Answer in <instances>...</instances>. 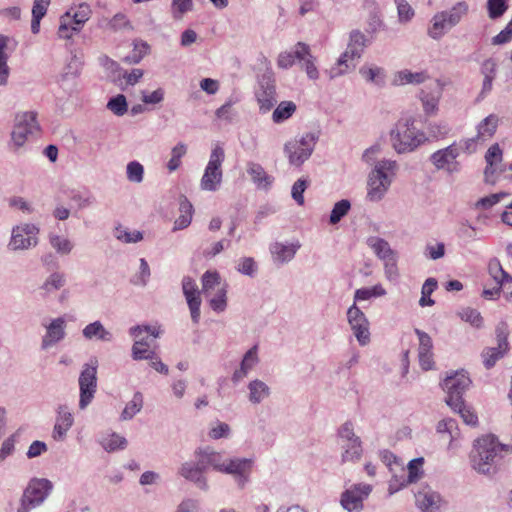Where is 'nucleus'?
I'll return each instance as SVG.
<instances>
[{"mask_svg":"<svg viewBox=\"0 0 512 512\" xmlns=\"http://www.w3.org/2000/svg\"><path fill=\"white\" fill-rule=\"evenodd\" d=\"M502 452L512 453V445L499 443L493 435L478 438L469 454L471 467L479 474L493 475L498 471Z\"/></svg>","mask_w":512,"mask_h":512,"instance_id":"1","label":"nucleus"},{"mask_svg":"<svg viewBox=\"0 0 512 512\" xmlns=\"http://www.w3.org/2000/svg\"><path fill=\"white\" fill-rule=\"evenodd\" d=\"M379 152L380 146L373 145L367 148L362 155L363 161L370 165L374 164V168L368 176L367 198L370 201H380L384 197L398 168L394 160L382 159L375 162V156Z\"/></svg>","mask_w":512,"mask_h":512,"instance_id":"2","label":"nucleus"},{"mask_svg":"<svg viewBox=\"0 0 512 512\" xmlns=\"http://www.w3.org/2000/svg\"><path fill=\"white\" fill-rule=\"evenodd\" d=\"M465 1L457 2L451 9L436 13L431 20L428 35L435 40L440 39L448 30L456 26L468 13Z\"/></svg>","mask_w":512,"mask_h":512,"instance_id":"3","label":"nucleus"},{"mask_svg":"<svg viewBox=\"0 0 512 512\" xmlns=\"http://www.w3.org/2000/svg\"><path fill=\"white\" fill-rule=\"evenodd\" d=\"M367 45L366 36L359 30H353L350 33V39L346 51L340 56L337 66L330 71L331 78L343 75L349 70L355 68V60H358Z\"/></svg>","mask_w":512,"mask_h":512,"instance_id":"4","label":"nucleus"},{"mask_svg":"<svg viewBox=\"0 0 512 512\" xmlns=\"http://www.w3.org/2000/svg\"><path fill=\"white\" fill-rule=\"evenodd\" d=\"M53 484L45 478H32L24 489L17 512H30L49 496Z\"/></svg>","mask_w":512,"mask_h":512,"instance_id":"5","label":"nucleus"},{"mask_svg":"<svg viewBox=\"0 0 512 512\" xmlns=\"http://www.w3.org/2000/svg\"><path fill=\"white\" fill-rule=\"evenodd\" d=\"M97 368L98 360L90 359L82 366L79 375V409L85 410L93 401L97 391Z\"/></svg>","mask_w":512,"mask_h":512,"instance_id":"6","label":"nucleus"},{"mask_svg":"<svg viewBox=\"0 0 512 512\" xmlns=\"http://www.w3.org/2000/svg\"><path fill=\"white\" fill-rule=\"evenodd\" d=\"M390 139L395 151L402 154L415 150L422 143L424 135L417 134L414 128H410L409 121H406L398 123L396 128L391 130Z\"/></svg>","mask_w":512,"mask_h":512,"instance_id":"7","label":"nucleus"},{"mask_svg":"<svg viewBox=\"0 0 512 512\" xmlns=\"http://www.w3.org/2000/svg\"><path fill=\"white\" fill-rule=\"evenodd\" d=\"M225 159L224 149L216 145L210 154L209 162L201 178V189L206 191H216L222 182V163Z\"/></svg>","mask_w":512,"mask_h":512,"instance_id":"8","label":"nucleus"},{"mask_svg":"<svg viewBox=\"0 0 512 512\" xmlns=\"http://www.w3.org/2000/svg\"><path fill=\"white\" fill-rule=\"evenodd\" d=\"M471 383V379L463 371L447 376L443 381V388L447 390L446 404L450 408L459 406L464 401L463 394L470 387Z\"/></svg>","mask_w":512,"mask_h":512,"instance_id":"9","label":"nucleus"},{"mask_svg":"<svg viewBox=\"0 0 512 512\" xmlns=\"http://www.w3.org/2000/svg\"><path fill=\"white\" fill-rule=\"evenodd\" d=\"M35 112H24L16 117V124L11 133V140L16 148L24 145L30 135L39 131Z\"/></svg>","mask_w":512,"mask_h":512,"instance_id":"10","label":"nucleus"},{"mask_svg":"<svg viewBox=\"0 0 512 512\" xmlns=\"http://www.w3.org/2000/svg\"><path fill=\"white\" fill-rule=\"evenodd\" d=\"M39 228L30 223L15 226L8 247L12 251L25 250L38 244Z\"/></svg>","mask_w":512,"mask_h":512,"instance_id":"11","label":"nucleus"},{"mask_svg":"<svg viewBox=\"0 0 512 512\" xmlns=\"http://www.w3.org/2000/svg\"><path fill=\"white\" fill-rule=\"evenodd\" d=\"M460 155V148L457 143L439 149L430 156L431 163L438 170H446L452 174L459 171V162L456 160Z\"/></svg>","mask_w":512,"mask_h":512,"instance_id":"12","label":"nucleus"},{"mask_svg":"<svg viewBox=\"0 0 512 512\" xmlns=\"http://www.w3.org/2000/svg\"><path fill=\"white\" fill-rule=\"evenodd\" d=\"M372 491L369 484H355L346 489L341 495V505L348 512H360L363 509V501Z\"/></svg>","mask_w":512,"mask_h":512,"instance_id":"13","label":"nucleus"},{"mask_svg":"<svg viewBox=\"0 0 512 512\" xmlns=\"http://www.w3.org/2000/svg\"><path fill=\"white\" fill-rule=\"evenodd\" d=\"M347 320L359 344L366 345L370 340L369 322L356 303L348 308Z\"/></svg>","mask_w":512,"mask_h":512,"instance_id":"14","label":"nucleus"},{"mask_svg":"<svg viewBox=\"0 0 512 512\" xmlns=\"http://www.w3.org/2000/svg\"><path fill=\"white\" fill-rule=\"evenodd\" d=\"M253 467V459L251 458H229L225 460L221 473L230 474L235 478L237 485L244 488L249 481V477Z\"/></svg>","mask_w":512,"mask_h":512,"instance_id":"15","label":"nucleus"},{"mask_svg":"<svg viewBox=\"0 0 512 512\" xmlns=\"http://www.w3.org/2000/svg\"><path fill=\"white\" fill-rule=\"evenodd\" d=\"M259 90L256 92L257 102L259 104L260 112H269L276 104V89L275 81L270 74L262 75L259 80Z\"/></svg>","mask_w":512,"mask_h":512,"instance_id":"16","label":"nucleus"},{"mask_svg":"<svg viewBox=\"0 0 512 512\" xmlns=\"http://www.w3.org/2000/svg\"><path fill=\"white\" fill-rule=\"evenodd\" d=\"M182 290L190 310L191 319L194 324H198L200 321L201 298L194 279L185 276L182 280Z\"/></svg>","mask_w":512,"mask_h":512,"instance_id":"17","label":"nucleus"},{"mask_svg":"<svg viewBox=\"0 0 512 512\" xmlns=\"http://www.w3.org/2000/svg\"><path fill=\"white\" fill-rule=\"evenodd\" d=\"M205 472L206 469L200 464L199 459H196L195 462L189 461L183 463L178 470L180 476L190 482H193L197 488L207 491L209 485L207 478L204 475Z\"/></svg>","mask_w":512,"mask_h":512,"instance_id":"18","label":"nucleus"},{"mask_svg":"<svg viewBox=\"0 0 512 512\" xmlns=\"http://www.w3.org/2000/svg\"><path fill=\"white\" fill-rule=\"evenodd\" d=\"M415 334L419 339V347H418V358L419 364L421 368L425 371H428L433 368V342L432 338L424 331L415 328Z\"/></svg>","mask_w":512,"mask_h":512,"instance_id":"19","label":"nucleus"},{"mask_svg":"<svg viewBox=\"0 0 512 512\" xmlns=\"http://www.w3.org/2000/svg\"><path fill=\"white\" fill-rule=\"evenodd\" d=\"M74 418L66 405L58 407L56 422L53 428L52 437L56 441H63L67 431L72 427Z\"/></svg>","mask_w":512,"mask_h":512,"instance_id":"20","label":"nucleus"},{"mask_svg":"<svg viewBox=\"0 0 512 512\" xmlns=\"http://www.w3.org/2000/svg\"><path fill=\"white\" fill-rule=\"evenodd\" d=\"M195 457L200 460V464L204 466L206 470L212 467L218 472H222L226 460L220 452L210 447L198 448L195 451Z\"/></svg>","mask_w":512,"mask_h":512,"instance_id":"21","label":"nucleus"},{"mask_svg":"<svg viewBox=\"0 0 512 512\" xmlns=\"http://www.w3.org/2000/svg\"><path fill=\"white\" fill-rule=\"evenodd\" d=\"M295 56L299 61H304L303 67L307 73V76L316 80L319 77L318 70L314 64L315 58L310 53V47L304 42H298L295 45Z\"/></svg>","mask_w":512,"mask_h":512,"instance_id":"22","label":"nucleus"},{"mask_svg":"<svg viewBox=\"0 0 512 512\" xmlns=\"http://www.w3.org/2000/svg\"><path fill=\"white\" fill-rule=\"evenodd\" d=\"M416 505L423 512H437L440 508L441 497L430 489L415 494Z\"/></svg>","mask_w":512,"mask_h":512,"instance_id":"23","label":"nucleus"},{"mask_svg":"<svg viewBox=\"0 0 512 512\" xmlns=\"http://www.w3.org/2000/svg\"><path fill=\"white\" fill-rule=\"evenodd\" d=\"M64 325L65 321L63 318H56L52 320L47 327L46 335L42 339V349L49 348L65 337Z\"/></svg>","mask_w":512,"mask_h":512,"instance_id":"24","label":"nucleus"},{"mask_svg":"<svg viewBox=\"0 0 512 512\" xmlns=\"http://www.w3.org/2000/svg\"><path fill=\"white\" fill-rule=\"evenodd\" d=\"M497 63L494 59L488 58L483 61L481 65V74L483 75L482 90L477 97V100L483 99L486 94L492 90V83L496 76Z\"/></svg>","mask_w":512,"mask_h":512,"instance_id":"25","label":"nucleus"},{"mask_svg":"<svg viewBox=\"0 0 512 512\" xmlns=\"http://www.w3.org/2000/svg\"><path fill=\"white\" fill-rule=\"evenodd\" d=\"M299 248V243L285 245L280 242H275L270 246V252L275 262L283 264L292 260Z\"/></svg>","mask_w":512,"mask_h":512,"instance_id":"26","label":"nucleus"},{"mask_svg":"<svg viewBox=\"0 0 512 512\" xmlns=\"http://www.w3.org/2000/svg\"><path fill=\"white\" fill-rule=\"evenodd\" d=\"M83 337L87 340L97 339L103 342H111L113 335L106 330L100 321H94L82 330Z\"/></svg>","mask_w":512,"mask_h":512,"instance_id":"27","label":"nucleus"},{"mask_svg":"<svg viewBox=\"0 0 512 512\" xmlns=\"http://www.w3.org/2000/svg\"><path fill=\"white\" fill-rule=\"evenodd\" d=\"M367 245L374 251L376 256L381 260H386L397 255L389 243L380 237H369L367 239Z\"/></svg>","mask_w":512,"mask_h":512,"instance_id":"28","label":"nucleus"},{"mask_svg":"<svg viewBox=\"0 0 512 512\" xmlns=\"http://www.w3.org/2000/svg\"><path fill=\"white\" fill-rule=\"evenodd\" d=\"M319 139V135L316 134V133H306L304 135H302L300 137V139H294V140H291L290 142H297L298 143V146H301L302 147V156L300 155V157H294L293 161L298 163V162H301L303 160V158H310V156L312 155L314 149H315V146H316V143Z\"/></svg>","mask_w":512,"mask_h":512,"instance_id":"29","label":"nucleus"},{"mask_svg":"<svg viewBox=\"0 0 512 512\" xmlns=\"http://www.w3.org/2000/svg\"><path fill=\"white\" fill-rule=\"evenodd\" d=\"M247 173L259 188L267 189L272 183L273 179L267 175L264 168L258 163L250 162Z\"/></svg>","mask_w":512,"mask_h":512,"instance_id":"30","label":"nucleus"},{"mask_svg":"<svg viewBox=\"0 0 512 512\" xmlns=\"http://www.w3.org/2000/svg\"><path fill=\"white\" fill-rule=\"evenodd\" d=\"M249 401L253 404H259L263 399L270 395V388L263 381L255 379L248 385Z\"/></svg>","mask_w":512,"mask_h":512,"instance_id":"31","label":"nucleus"},{"mask_svg":"<svg viewBox=\"0 0 512 512\" xmlns=\"http://www.w3.org/2000/svg\"><path fill=\"white\" fill-rule=\"evenodd\" d=\"M91 14L92 10L87 3L79 4L77 11L70 17V19L72 20V31L80 32L82 26L91 17Z\"/></svg>","mask_w":512,"mask_h":512,"instance_id":"32","label":"nucleus"},{"mask_svg":"<svg viewBox=\"0 0 512 512\" xmlns=\"http://www.w3.org/2000/svg\"><path fill=\"white\" fill-rule=\"evenodd\" d=\"M488 273L496 282V284L502 287L505 285L507 280L511 279V275L503 269L500 261L497 258H493L489 261Z\"/></svg>","mask_w":512,"mask_h":512,"instance_id":"33","label":"nucleus"},{"mask_svg":"<svg viewBox=\"0 0 512 512\" xmlns=\"http://www.w3.org/2000/svg\"><path fill=\"white\" fill-rule=\"evenodd\" d=\"M149 342L145 338H141L134 342L132 346V358L138 360H153L155 359V352L149 349Z\"/></svg>","mask_w":512,"mask_h":512,"instance_id":"34","label":"nucleus"},{"mask_svg":"<svg viewBox=\"0 0 512 512\" xmlns=\"http://www.w3.org/2000/svg\"><path fill=\"white\" fill-rule=\"evenodd\" d=\"M457 315L462 321L469 323L476 329H481L484 325V319L477 309L464 307L457 312Z\"/></svg>","mask_w":512,"mask_h":512,"instance_id":"35","label":"nucleus"},{"mask_svg":"<svg viewBox=\"0 0 512 512\" xmlns=\"http://www.w3.org/2000/svg\"><path fill=\"white\" fill-rule=\"evenodd\" d=\"M508 351L500 347H487L485 348L481 356L483 358V364L486 369H491L495 366L496 362L502 359Z\"/></svg>","mask_w":512,"mask_h":512,"instance_id":"36","label":"nucleus"},{"mask_svg":"<svg viewBox=\"0 0 512 512\" xmlns=\"http://www.w3.org/2000/svg\"><path fill=\"white\" fill-rule=\"evenodd\" d=\"M359 73L364 77L368 82H372L378 86H383L385 84V70L381 67H361Z\"/></svg>","mask_w":512,"mask_h":512,"instance_id":"37","label":"nucleus"},{"mask_svg":"<svg viewBox=\"0 0 512 512\" xmlns=\"http://www.w3.org/2000/svg\"><path fill=\"white\" fill-rule=\"evenodd\" d=\"M296 111V105L292 101H282L273 111L272 119L275 123H282L289 119Z\"/></svg>","mask_w":512,"mask_h":512,"instance_id":"38","label":"nucleus"},{"mask_svg":"<svg viewBox=\"0 0 512 512\" xmlns=\"http://www.w3.org/2000/svg\"><path fill=\"white\" fill-rule=\"evenodd\" d=\"M143 407V395L140 392H136L133 398L128 402L121 413L122 420H131L137 413L141 411Z\"/></svg>","mask_w":512,"mask_h":512,"instance_id":"39","label":"nucleus"},{"mask_svg":"<svg viewBox=\"0 0 512 512\" xmlns=\"http://www.w3.org/2000/svg\"><path fill=\"white\" fill-rule=\"evenodd\" d=\"M425 80V75L422 72H416L413 73L409 70H402L399 71L393 80V84L396 86L408 84V83H415L420 84Z\"/></svg>","mask_w":512,"mask_h":512,"instance_id":"40","label":"nucleus"},{"mask_svg":"<svg viewBox=\"0 0 512 512\" xmlns=\"http://www.w3.org/2000/svg\"><path fill=\"white\" fill-rule=\"evenodd\" d=\"M9 38L0 35V85H6L9 77V67L7 65L8 56L4 50L7 47Z\"/></svg>","mask_w":512,"mask_h":512,"instance_id":"41","label":"nucleus"},{"mask_svg":"<svg viewBox=\"0 0 512 512\" xmlns=\"http://www.w3.org/2000/svg\"><path fill=\"white\" fill-rule=\"evenodd\" d=\"M350 208L351 203L347 199L336 202L329 217L330 224L335 225L340 222L341 219L348 214Z\"/></svg>","mask_w":512,"mask_h":512,"instance_id":"42","label":"nucleus"},{"mask_svg":"<svg viewBox=\"0 0 512 512\" xmlns=\"http://www.w3.org/2000/svg\"><path fill=\"white\" fill-rule=\"evenodd\" d=\"M194 8L193 0H172L171 14L174 20H181L183 16Z\"/></svg>","mask_w":512,"mask_h":512,"instance_id":"43","label":"nucleus"},{"mask_svg":"<svg viewBox=\"0 0 512 512\" xmlns=\"http://www.w3.org/2000/svg\"><path fill=\"white\" fill-rule=\"evenodd\" d=\"M114 236L117 240L124 243H137L143 239V234L140 231L130 232L127 228L119 225L114 230Z\"/></svg>","mask_w":512,"mask_h":512,"instance_id":"44","label":"nucleus"},{"mask_svg":"<svg viewBox=\"0 0 512 512\" xmlns=\"http://www.w3.org/2000/svg\"><path fill=\"white\" fill-rule=\"evenodd\" d=\"M437 288V280L435 278H428L424 282L421 290V298L419 300V305L422 307L425 306H432L434 305L435 301L431 299L430 295L434 292V290Z\"/></svg>","mask_w":512,"mask_h":512,"instance_id":"45","label":"nucleus"},{"mask_svg":"<svg viewBox=\"0 0 512 512\" xmlns=\"http://www.w3.org/2000/svg\"><path fill=\"white\" fill-rule=\"evenodd\" d=\"M233 105L234 102L232 100L227 101L215 111L216 117L228 124L233 123L238 118V112Z\"/></svg>","mask_w":512,"mask_h":512,"instance_id":"46","label":"nucleus"},{"mask_svg":"<svg viewBox=\"0 0 512 512\" xmlns=\"http://www.w3.org/2000/svg\"><path fill=\"white\" fill-rule=\"evenodd\" d=\"M498 125V117L491 114L487 116L483 121L478 125V135L477 137L483 136H493L496 132Z\"/></svg>","mask_w":512,"mask_h":512,"instance_id":"47","label":"nucleus"},{"mask_svg":"<svg viewBox=\"0 0 512 512\" xmlns=\"http://www.w3.org/2000/svg\"><path fill=\"white\" fill-rule=\"evenodd\" d=\"M107 108L116 116H123L128 111L126 97L123 94L111 97L107 103Z\"/></svg>","mask_w":512,"mask_h":512,"instance_id":"48","label":"nucleus"},{"mask_svg":"<svg viewBox=\"0 0 512 512\" xmlns=\"http://www.w3.org/2000/svg\"><path fill=\"white\" fill-rule=\"evenodd\" d=\"M149 45L146 42H135L132 52L125 56L124 61L128 64H137L148 53Z\"/></svg>","mask_w":512,"mask_h":512,"instance_id":"49","label":"nucleus"},{"mask_svg":"<svg viewBox=\"0 0 512 512\" xmlns=\"http://www.w3.org/2000/svg\"><path fill=\"white\" fill-rule=\"evenodd\" d=\"M338 435L339 437L345 441V442H351V441H354V443L356 442V446L353 453H358L357 452V449L359 450V440L360 438L355 435L354 433V426H353V423L351 421H346L340 428H339V431H338Z\"/></svg>","mask_w":512,"mask_h":512,"instance_id":"50","label":"nucleus"},{"mask_svg":"<svg viewBox=\"0 0 512 512\" xmlns=\"http://www.w3.org/2000/svg\"><path fill=\"white\" fill-rule=\"evenodd\" d=\"M395 4L397 6L398 20L400 23H408L410 22L414 15V9L407 2V0H395Z\"/></svg>","mask_w":512,"mask_h":512,"instance_id":"51","label":"nucleus"},{"mask_svg":"<svg viewBox=\"0 0 512 512\" xmlns=\"http://www.w3.org/2000/svg\"><path fill=\"white\" fill-rule=\"evenodd\" d=\"M507 9V0H487L488 16L493 20L500 18Z\"/></svg>","mask_w":512,"mask_h":512,"instance_id":"52","label":"nucleus"},{"mask_svg":"<svg viewBox=\"0 0 512 512\" xmlns=\"http://www.w3.org/2000/svg\"><path fill=\"white\" fill-rule=\"evenodd\" d=\"M284 153L287 155L288 157V161H289V164L292 165V166H295V167H300L301 165H303V163L305 161H307L309 158H303V160L301 162H294L293 159L294 157L292 156H295V157H300V155L302 156V147L301 146H298V143L297 142H287L285 143L284 145Z\"/></svg>","mask_w":512,"mask_h":512,"instance_id":"53","label":"nucleus"},{"mask_svg":"<svg viewBox=\"0 0 512 512\" xmlns=\"http://www.w3.org/2000/svg\"><path fill=\"white\" fill-rule=\"evenodd\" d=\"M423 463L424 459L422 457L412 459L408 463V477L406 481L407 483H414L421 478L423 474V471L421 470Z\"/></svg>","mask_w":512,"mask_h":512,"instance_id":"54","label":"nucleus"},{"mask_svg":"<svg viewBox=\"0 0 512 512\" xmlns=\"http://www.w3.org/2000/svg\"><path fill=\"white\" fill-rule=\"evenodd\" d=\"M438 433H448L451 438V442L458 436V427L455 419L445 418L438 422L436 426Z\"/></svg>","mask_w":512,"mask_h":512,"instance_id":"55","label":"nucleus"},{"mask_svg":"<svg viewBox=\"0 0 512 512\" xmlns=\"http://www.w3.org/2000/svg\"><path fill=\"white\" fill-rule=\"evenodd\" d=\"M127 179L130 182L141 183L144 177V168L138 161H131L126 169Z\"/></svg>","mask_w":512,"mask_h":512,"instance_id":"56","label":"nucleus"},{"mask_svg":"<svg viewBox=\"0 0 512 512\" xmlns=\"http://www.w3.org/2000/svg\"><path fill=\"white\" fill-rule=\"evenodd\" d=\"M65 284L64 275L61 273H52L42 285V289L50 293L59 290Z\"/></svg>","mask_w":512,"mask_h":512,"instance_id":"57","label":"nucleus"},{"mask_svg":"<svg viewBox=\"0 0 512 512\" xmlns=\"http://www.w3.org/2000/svg\"><path fill=\"white\" fill-rule=\"evenodd\" d=\"M505 171V167L501 163H492L489 161L484 171V179L488 184H495L497 175Z\"/></svg>","mask_w":512,"mask_h":512,"instance_id":"58","label":"nucleus"},{"mask_svg":"<svg viewBox=\"0 0 512 512\" xmlns=\"http://www.w3.org/2000/svg\"><path fill=\"white\" fill-rule=\"evenodd\" d=\"M506 196H508V193L499 192V193H495V194H491L489 196L483 197L475 203V208L488 210L491 207H493L494 205H496L498 202H500V200Z\"/></svg>","mask_w":512,"mask_h":512,"instance_id":"59","label":"nucleus"},{"mask_svg":"<svg viewBox=\"0 0 512 512\" xmlns=\"http://www.w3.org/2000/svg\"><path fill=\"white\" fill-rule=\"evenodd\" d=\"M453 411L460 414L463 421L470 426H476L478 424V417L470 408L466 407L464 401L455 408H451Z\"/></svg>","mask_w":512,"mask_h":512,"instance_id":"60","label":"nucleus"},{"mask_svg":"<svg viewBox=\"0 0 512 512\" xmlns=\"http://www.w3.org/2000/svg\"><path fill=\"white\" fill-rule=\"evenodd\" d=\"M83 62L77 55H73L70 62L67 64L65 68V72L61 75L62 80H66L69 77H77L80 74L82 69Z\"/></svg>","mask_w":512,"mask_h":512,"instance_id":"61","label":"nucleus"},{"mask_svg":"<svg viewBox=\"0 0 512 512\" xmlns=\"http://www.w3.org/2000/svg\"><path fill=\"white\" fill-rule=\"evenodd\" d=\"M150 268L147 261L144 258L140 259V271L139 274L135 275L131 282L134 285L146 286L150 277Z\"/></svg>","mask_w":512,"mask_h":512,"instance_id":"62","label":"nucleus"},{"mask_svg":"<svg viewBox=\"0 0 512 512\" xmlns=\"http://www.w3.org/2000/svg\"><path fill=\"white\" fill-rule=\"evenodd\" d=\"M220 284V275L216 271H206L202 276V291L207 294L210 289Z\"/></svg>","mask_w":512,"mask_h":512,"instance_id":"63","label":"nucleus"},{"mask_svg":"<svg viewBox=\"0 0 512 512\" xmlns=\"http://www.w3.org/2000/svg\"><path fill=\"white\" fill-rule=\"evenodd\" d=\"M50 244L58 253L61 254H68L72 250V244L70 241L58 235L50 236Z\"/></svg>","mask_w":512,"mask_h":512,"instance_id":"64","label":"nucleus"}]
</instances>
